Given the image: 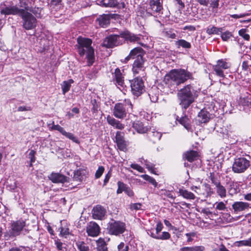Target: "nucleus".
Masks as SVG:
<instances>
[{
	"instance_id": "1",
	"label": "nucleus",
	"mask_w": 251,
	"mask_h": 251,
	"mask_svg": "<svg viewBox=\"0 0 251 251\" xmlns=\"http://www.w3.org/2000/svg\"><path fill=\"white\" fill-rule=\"evenodd\" d=\"M193 73L185 69H176L170 71L164 76L163 82L165 88L169 89V92L173 93L177 86L183 84L188 80H193Z\"/></svg>"
},
{
	"instance_id": "2",
	"label": "nucleus",
	"mask_w": 251,
	"mask_h": 251,
	"mask_svg": "<svg viewBox=\"0 0 251 251\" xmlns=\"http://www.w3.org/2000/svg\"><path fill=\"white\" fill-rule=\"evenodd\" d=\"M143 38L141 34L136 35L126 30L121 31L119 35L111 34L107 36L103 39L101 45L106 48H113L122 45L125 41H126L129 42H136L144 46V44L142 43Z\"/></svg>"
},
{
	"instance_id": "3",
	"label": "nucleus",
	"mask_w": 251,
	"mask_h": 251,
	"mask_svg": "<svg viewBox=\"0 0 251 251\" xmlns=\"http://www.w3.org/2000/svg\"><path fill=\"white\" fill-rule=\"evenodd\" d=\"M201 89L194 84H189L180 89L177 93L179 104L185 111L198 98Z\"/></svg>"
},
{
	"instance_id": "4",
	"label": "nucleus",
	"mask_w": 251,
	"mask_h": 251,
	"mask_svg": "<svg viewBox=\"0 0 251 251\" xmlns=\"http://www.w3.org/2000/svg\"><path fill=\"white\" fill-rule=\"evenodd\" d=\"M35 0H19L17 5H12L11 7L14 15L31 12L36 16H40V12H42L43 8L34 6Z\"/></svg>"
},
{
	"instance_id": "5",
	"label": "nucleus",
	"mask_w": 251,
	"mask_h": 251,
	"mask_svg": "<svg viewBox=\"0 0 251 251\" xmlns=\"http://www.w3.org/2000/svg\"><path fill=\"white\" fill-rule=\"evenodd\" d=\"M78 52L80 56L86 55L88 66H91L95 62L94 49L92 47V41L90 39L78 37L77 38Z\"/></svg>"
},
{
	"instance_id": "6",
	"label": "nucleus",
	"mask_w": 251,
	"mask_h": 251,
	"mask_svg": "<svg viewBox=\"0 0 251 251\" xmlns=\"http://www.w3.org/2000/svg\"><path fill=\"white\" fill-rule=\"evenodd\" d=\"M251 157L249 155H237L234 159L232 171L236 174L244 173L250 166Z\"/></svg>"
},
{
	"instance_id": "7",
	"label": "nucleus",
	"mask_w": 251,
	"mask_h": 251,
	"mask_svg": "<svg viewBox=\"0 0 251 251\" xmlns=\"http://www.w3.org/2000/svg\"><path fill=\"white\" fill-rule=\"evenodd\" d=\"M132 109V104L129 99H126L123 102L117 103L115 104L113 109V115L118 119H124L126 117L127 113Z\"/></svg>"
},
{
	"instance_id": "8",
	"label": "nucleus",
	"mask_w": 251,
	"mask_h": 251,
	"mask_svg": "<svg viewBox=\"0 0 251 251\" xmlns=\"http://www.w3.org/2000/svg\"><path fill=\"white\" fill-rule=\"evenodd\" d=\"M42 12H40V16H36L31 12H26L25 14H20V16L22 21L23 27L27 30H33L35 29L37 25L38 21L37 18L42 17Z\"/></svg>"
},
{
	"instance_id": "9",
	"label": "nucleus",
	"mask_w": 251,
	"mask_h": 251,
	"mask_svg": "<svg viewBox=\"0 0 251 251\" xmlns=\"http://www.w3.org/2000/svg\"><path fill=\"white\" fill-rule=\"evenodd\" d=\"M25 226L24 220L20 219L12 223L10 228L4 232V237L6 240L13 239L21 234Z\"/></svg>"
},
{
	"instance_id": "10",
	"label": "nucleus",
	"mask_w": 251,
	"mask_h": 251,
	"mask_svg": "<svg viewBox=\"0 0 251 251\" xmlns=\"http://www.w3.org/2000/svg\"><path fill=\"white\" fill-rule=\"evenodd\" d=\"M126 229V224L120 221L112 219L107 225V231L110 235L120 236L125 232Z\"/></svg>"
},
{
	"instance_id": "11",
	"label": "nucleus",
	"mask_w": 251,
	"mask_h": 251,
	"mask_svg": "<svg viewBox=\"0 0 251 251\" xmlns=\"http://www.w3.org/2000/svg\"><path fill=\"white\" fill-rule=\"evenodd\" d=\"M131 92L136 97L140 96L145 91L142 77L137 76L130 81Z\"/></svg>"
},
{
	"instance_id": "12",
	"label": "nucleus",
	"mask_w": 251,
	"mask_h": 251,
	"mask_svg": "<svg viewBox=\"0 0 251 251\" xmlns=\"http://www.w3.org/2000/svg\"><path fill=\"white\" fill-rule=\"evenodd\" d=\"M147 60L146 58H140L134 60L132 67V71L134 76L143 77L145 74V66Z\"/></svg>"
},
{
	"instance_id": "13",
	"label": "nucleus",
	"mask_w": 251,
	"mask_h": 251,
	"mask_svg": "<svg viewBox=\"0 0 251 251\" xmlns=\"http://www.w3.org/2000/svg\"><path fill=\"white\" fill-rule=\"evenodd\" d=\"M230 67V63L227 62L226 59H221L218 60L216 64L213 66V70L217 76L225 77L224 70L229 68Z\"/></svg>"
},
{
	"instance_id": "14",
	"label": "nucleus",
	"mask_w": 251,
	"mask_h": 251,
	"mask_svg": "<svg viewBox=\"0 0 251 251\" xmlns=\"http://www.w3.org/2000/svg\"><path fill=\"white\" fill-rule=\"evenodd\" d=\"M124 71H121L119 68H116L114 73H112V79L111 80L119 88H124L125 84L124 76L123 74Z\"/></svg>"
},
{
	"instance_id": "15",
	"label": "nucleus",
	"mask_w": 251,
	"mask_h": 251,
	"mask_svg": "<svg viewBox=\"0 0 251 251\" xmlns=\"http://www.w3.org/2000/svg\"><path fill=\"white\" fill-rule=\"evenodd\" d=\"M145 52L141 47H136L131 50L129 54L125 58L124 63H127L130 59H137L140 58H145L144 56Z\"/></svg>"
},
{
	"instance_id": "16",
	"label": "nucleus",
	"mask_w": 251,
	"mask_h": 251,
	"mask_svg": "<svg viewBox=\"0 0 251 251\" xmlns=\"http://www.w3.org/2000/svg\"><path fill=\"white\" fill-rule=\"evenodd\" d=\"M162 3V0H150L149 2L150 7L148 10L151 11V15L157 14L158 15H160L161 13H163Z\"/></svg>"
},
{
	"instance_id": "17",
	"label": "nucleus",
	"mask_w": 251,
	"mask_h": 251,
	"mask_svg": "<svg viewBox=\"0 0 251 251\" xmlns=\"http://www.w3.org/2000/svg\"><path fill=\"white\" fill-rule=\"evenodd\" d=\"M9 15H14L11 5L8 2H4L0 4V23L5 21L6 16Z\"/></svg>"
},
{
	"instance_id": "18",
	"label": "nucleus",
	"mask_w": 251,
	"mask_h": 251,
	"mask_svg": "<svg viewBox=\"0 0 251 251\" xmlns=\"http://www.w3.org/2000/svg\"><path fill=\"white\" fill-rule=\"evenodd\" d=\"M100 227L95 222H90L86 227V232L89 236L95 237L99 235L100 233Z\"/></svg>"
},
{
	"instance_id": "19",
	"label": "nucleus",
	"mask_w": 251,
	"mask_h": 251,
	"mask_svg": "<svg viewBox=\"0 0 251 251\" xmlns=\"http://www.w3.org/2000/svg\"><path fill=\"white\" fill-rule=\"evenodd\" d=\"M115 142L118 148L121 151L126 150V144L124 139V133L121 131H117L115 136Z\"/></svg>"
},
{
	"instance_id": "20",
	"label": "nucleus",
	"mask_w": 251,
	"mask_h": 251,
	"mask_svg": "<svg viewBox=\"0 0 251 251\" xmlns=\"http://www.w3.org/2000/svg\"><path fill=\"white\" fill-rule=\"evenodd\" d=\"M105 214V209L100 205L94 207L92 210V217L94 219L102 220Z\"/></svg>"
},
{
	"instance_id": "21",
	"label": "nucleus",
	"mask_w": 251,
	"mask_h": 251,
	"mask_svg": "<svg viewBox=\"0 0 251 251\" xmlns=\"http://www.w3.org/2000/svg\"><path fill=\"white\" fill-rule=\"evenodd\" d=\"M210 119V114L207 111L202 109L198 113L196 118L197 124L200 125L207 123Z\"/></svg>"
},
{
	"instance_id": "22",
	"label": "nucleus",
	"mask_w": 251,
	"mask_h": 251,
	"mask_svg": "<svg viewBox=\"0 0 251 251\" xmlns=\"http://www.w3.org/2000/svg\"><path fill=\"white\" fill-rule=\"evenodd\" d=\"M49 178L53 183H63L67 181V177L63 175L57 173H52L49 176Z\"/></svg>"
},
{
	"instance_id": "23",
	"label": "nucleus",
	"mask_w": 251,
	"mask_h": 251,
	"mask_svg": "<svg viewBox=\"0 0 251 251\" xmlns=\"http://www.w3.org/2000/svg\"><path fill=\"white\" fill-rule=\"evenodd\" d=\"M249 203L243 201H235L232 205V207L234 209V212L242 211L249 208Z\"/></svg>"
},
{
	"instance_id": "24",
	"label": "nucleus",
	"mask_w": 251,
	"mask_h": 251,
	"mask_svg": "<svg viewBox=\"0 0 251 251\" xmlns=\"http://www.w3.org/2000/svg\"><path fill=\"white\" fill-rule=\"evenodd\" d=\"M106 121L109 125L115 128L122 130L125 128V125L124 124H122L119 121L116 120L110 115L107 116Z\"/></svg>"
},
{
	"instance_id": "25",
	"label": "nucleus",
	"mask_w": 251,
	"mask_h": 251,
	"mask_svg": "<svg viewBox=\"0 0 251 251\" xmlns=\"http://www.w3.org/2000/svg\"><path fill=\"white\" fill-rule=\"evenodd\" d=\"M198 156L199 153L195 151H188L183 154V158L190 162L197 160Z\"/></svg>"
},
{
	"instance_id": "26",
	"label": "nucleus",
	"mask_w": 251,
	"mask_h": 251,
	"mask_svg": "<svg viewBox=\"0 0 251 251\" xmlns=\"http://www.w3.org/2000/svg\"><path fill=\"white\" fill-rule=\"evenodd\" d=\"M176 120L188 130L191 128V120L185 114L184 116H182L180 118L177 116L176 117Z\"/></svg>"
},
{
	"instance_id": "27",
	"label": "nucleus",
	"mask_w": 251,
	"mask_h": 251,
	"mask_svg": "<svg viewBox=\"0 0 251 251\" xmlns=\"http://www.w3.org/2000/svg\"><path fill=\"white\" fill-rule=\"evenodd\" d=\"M110 17L109 15L103 14L99 16L97 21L102 27H106L110 24Z\"/></svg>"
},
{
	"instance_id": "28",
	"label": "nucleus",
	"mask_w": 251,
	"mask_h": 251,
	"mask_svg": "<svg viewBox=\"0 0 251 251\" xmlns=\"http://www.w3.org/2000/svg\"><path fill=\"white\" fill-rule=\"evenodd\" d=\"M132 127L139 133H146L148 130V128L145 126L142 122L139 121L134 122L132 124Z\"/></svg>"
},
{
	"instance_id": "29",
	"label": "nucleus",
	"mask_w": 251,
	"mask_h": 251,
	"mask_svg": "<svg viewBox=\"0 0 251 251\" xmlns=\"http://www.w3.org/2000/svg\"><path fill=\"white\" fill-rule=\"evenodd\" d=\"M86 177V171L78 169L74 173L73 179L75 181H81Z\"/></svg>"
},
{
	"instance_id": "30",
	"label": "nucleus",
	"mask_w": 251,
	"mask_h": 251,
	"mask_svg": "<svg viewBox=\"0 0 251 251\" xmlns=\"http://www.w3.org/2000/svg\"><path fill=\"white\" fill-rule=\"evenodd\" d=\"M175 45L177 48H182L186 50L191 48V44L184 39H179L175 41Z\"/></svg>"
},
{
	"instance_id": "31",
	"label": "nucleus",
	"mask_w": 251,
	"mask_h": 251,
	"mask_svg": "<svg viewBox=\"0 0 251 251\" xmlns=\"http://www.w3.org/2000/svg\"><path fill=\"white\" fill-rule=\"evenodd\" d=\"M148 136L151 141L155 143L161 139L162 134L160 132L154 130L148 133Z\"/></svg>"
},
{
	"instance_id": "32",
	"label": "nucleus",
	"mask_w": 251,
	"mask_h": 251,
	"mask_svg": "<svg viewBox=\"0 0 251 251\" xmlns=\"http://www.w3.org/2000/svg\"><path fill=\"white\" fill-rule=\"evenodd\" d=\"M97 251H108L107 244L103 239L100 238L97 241Z\"/></svg>"
},
{
	"instance_id": "33",
	"label": "nucleus",
	"mask_w": 251,
	"mask_h": 251,
	"mask_svg": "<svg viewBox=\"0 0 251 251\" xmlns=\"http://www.w3.org/2000/svg\"><path fill=\"white\" fill-rule=\"evenodd\" d=\"M74 82L72 79H70L67 81H64L61 84V88L63 94L65 95L70 89L71 85Z\"/></svg>"
},
{
	"instance_id": "34",
	"label": "nucleus",
	"mask_w": 251,
	"mask_h": 251,
	"mask_svg": "<svg viewBox=\"0 0 251 251\" xmlns=\"http://www.w3.org/2000/svg\"><path fill=\"white\" fill-rule=\"evenodd\" d=\"M180 195L182 196L184 198L189 200H194L195 199V195L186 190L180 189L179 190Z\"/></svg>"
},
{
	"instance_id": "35",
	"label": "nucleus",
	"mask_w": 251,
	"mask_h": 251,
	"mask_svg": "<svg viewBox=\"0 0 251 251\" xmlns=\"http://www.w3.org/2000/svg\"><path fill=\"white\" fill-rule=\"evenodd\" d=\"M216 192L221 198H225L226 196V191L225 187L221 183L216 186Z\"/></svg>"
},
{
	"instance_id": "36",
	"label": "nucleus",
	"mask_w": 251,
	"mask_h": 251,
	"mask_svg": "<svg viewBox=\"0 0 251 251\" xmlns=\"http://www.w3.org/2000/svg\"><path fill=\"white\" fill-rule=\"evenodd\" d=\"M100 3V5L105 7H115L118 5L117 0H102Z\"/></svg>"
},
{
	"instance_id": "37",
	"label": "nucleus",
	"mask_w": 251,
	"mask_h": 251,
	"mask_svg": "<svg viewBox=\"0 0 251 251\" xmlns=\"http://www.w3.org/2000/svg\"><path fill=\"white\" fill-rule=\"evenodd\" d=\"M222 30L223 28H219L215 26H212L207 27L206 32L208 35H211L212 34H218L219 32H222Z\"/></svg>"
},
{
	"instance_id": "38",
	"label": "nucleus",
	"mask_w": 251,
	"mask_h": 251,
	"mask_svg": "<svg viewBox=\"0 0 251 251\" xmlns=\"http://www.w3.org/2000/svg\"><path fill=\"white\" fill-rule=\"evenodd\" d=\"M205 248L202 246L185 247L180 249V251H203Z\"/></svg>"
},
{
	"instance_id": "39",
	"label": "nucleus",
	"mask_w": 251,
	"mask_h": 251,
	"mask_svg": "<svg viewBox=\"0 0 251 251\" xmlns=\"http://www.w3.org/2000/svg\"><path fill=\"white\" fill-rule=\"evenodd\" d=\"M208 178L211 181V182L215 185V186L221 183L219 179V176L217 174L210 173Z\"/></svg>"
},
{
	"instance_id": "40",
	"label": "nucleus",
	"mask_w": 251,
	"mask_h": 251,
	"mask_svg": "<svg viewBox=\"0 0 251 251\" xmlns=\"http://www.w3.org/2000/svg\"><path fill=\"white\" fill-rule=\"evenodd\" d=\"M75 245L79 251H89V247L83 241H78Z\"/></svg>"
},
{
	"instance_id": "41",
	"label": "nucleus",
	"mask_w": 251,
	"mask_h": 251,
	"mask_svg": "<svg viewBox=\"0 0 251 251\" xmlns=\"http://www.w3.org/2000/svg\"><path fill=\"white\" fill-rule=\"evenodd\" d=\"M60 223L61 224V226L58 228V231L60 232V235L66 237L67 235L70 234L69 228L67 225L63 226L62 221L60 222Z\"/></svg>"
},
{
	"instance_id": "42",
	"label": "nucleus",
	"mask_w": 251,
	"mask_h": 251,
	"mask_svg": "<svg viewBox=\"0 0 251 251\" xmlns=\"http://www.w3.org/2000/svg\"><path fill=\"white\" fill-rule=\"evenodd\" d=\"M239 103L244 106H249L251 104V96L240 98Z\"/></svg>"
},
{
	"instance_id": "43",
	"label": "nucleus",
	"mask_w": 251,
	"mask_h": 251,
	"mask_svg": "<svg viewBox=\"0 0 251 251\" xmlns=\"http://www.w3.org/2000/svg\"><path fill=\"white\" fill-rule=\"evenodd\" d=\"M64 136L76 144H79L80 143L78 138L75 136L74 134L71 132H67L66 131L64 134Z\"/></svg>"
},
{
	"instance_id": "44",
	"label": "nucleus",
	"mask_w": 251,
	"mask_h": 251,
	"mask_svg": "<svg viewBox=\"0 0 251 251\" xmlns=\"http://www.w3.org/2000/svg\"><path fill=\"white\" fill-rule=\"evenodd\" d=\"M141 177L145 180L148 181L150 183L152 184L155 187L157 186V182L156 181L155 179L153 178L152 177L148 175H143L141 176Z\"/></svg>"
},
{
	"instance_id": "45",
	"label": "nucleus",
	"mask_w": 251,
	"mask_h": 251,
	"mask_svg": "<svg viewBox=\"0 0 251 251\" xmlns=\"http://www.w3.org/2000/svg\"><path fill=\"white\" fill-rule=\"evenodd\" d=\"M118 189L117 190V194H121L123 192H125V190L127 187V185L121 181H118L117 183Z\"/></svg>"
},
{
	"instance_id": "46",
	"label": "nucleus",
	"mask_w": 251,
	"mask_h": 251,
	"mask_svg": "<svg viewBox=\"0 0 251 251\" xmlns=\"http://www.w3.org/2000/svg\"><path fill=\"white\" fill-rule=\"evenodd\" d=\"M247 29L245 28H242L239 30L238 34L239 36L242 37L244 40L249 41L250 39V36L249 34L246 33Z\"/></svg>"
},
{
	"instance_id": "47",
	"label": "nucleus",
	"mask_w": 251,
	"mask_h": 251,
	"mask_svg": "<svg viewBox=\"0 0 251 251\" xmlns=\"http://www.w3.org/2000/svg\"><path fill=\"white\" fill-rule=\"evenodd\" d=\"M171 237V235L168 232L164 231L162 232L161 234H159L157 236V239L158 240H168L170 239Z\"/></svg>"
},
{
	"instance_id": "48",
	"label": "nucleus",
	"mask_w": 251,
	"mask_h": 251,
	"mask_svg": "<svg viewBox=\"0 0 251 251\" xmlns=\"http://www.w3.org/2000/svg\"><path fill=\"white\" fill-rule=\"evenodd\" d=\"M221 33H222L221 37L222 38V39L224 41H228L229 39V38L232 37L233 36L232 33L228 31H226V32H222Z\"/></svg>"
},
{
	"instance_id": "49",
	"label": "nucleus",
	"mask_w": 251,
	"mask_h": 251,
	"mask_svg": "<svg viewBox=\"0 0 251 251\" xmlns=\"http://www.w3.org/2000/svg\"><path fill=\"white\" fill-rule=\"evenodd\" d=\"M215 206V209L218 210H225L226 208V204L223 201L215 202L214 204V206Z\"/></svg>"
},
{
	"instance_id": "50",
	"label": "nucleus",
	"mask_w": 251,
	"mask_h": 251,
	"mask_svg": "<svg viewBox=\"0 0 251 251\" xmlns=\"http://www.w3.org/2000/svg\"><path fill=\"white\" fill-rule=\"evenodd\" d=\"M51 129L54 130H57L60 133H61L63 135H64V133H65L66 131L64 129L63 127L59 126V125H54V123L53 122V125L51 127Z\"/></svg>"
},
{
	"instance_id": "51",
	"label": "nucleus",
	"mask_w": 251,
	"mask_h": 251,
	"mask_svg": "<svg viewBox=\"0 0 251 251\" xmlns=\"http://www.w3.org/2000/svg\"><path fill=\"white\" fill-rule=\"evenodd\" d=\"M129 246L126 245L124 242H121L117 247V250L116 251H128Z\"/></svg>"
},
{
	"instance_id": "52",
	"label": "nucleus",
	"mask_w": 251,
	"mask_h": 251,
	"mask_svg": "<svg viewBox=\"0 0 251 251\" xmlns=\"http://www.w3.org/2000/svg\"><path fill=\"white\" fill-rule=\"evenodd\" d=\"M36 151L33 150H31L28 154V158L30 159L29 166H32V163L35 161V155Z\"/></svg>"
},
{
	"instance_id": "53",
	"label": "nucleus",
	"mask_w": 251,
	"mask_h": 251,
	"mask_svg": "<svg viewBox=\"0 0 251 251\" xmlns=\"http://www.w3.org/2000/svg\"><path fill=\"white\" fill-rule=\"evenodd\" d=\"M161 195H164L173 200H174L176 198L175 196H174L171 192L166 190H162Z\"/></svg>"
},
{
	"instance_id": "54",
	"label": "nucleus",
	"mask_w": 251,
	"mask_h": 251,
	"mask_svg": "<svg viewBox=\"0 0 251 251\" xmlns=\"http://www.w3.org/2000/svg\"><path fill=\"white\" fill-rule=\"evenodd\" d=\"M205 188V191L206 192L207 196H211L213 194V191L210 185L207 183H205L203 184Z\"/></svg>"
},
{
	"instance_id": "55",
	"label": "nucleus",
	"mask_w": 251,
	"mask_h": 251,
	"mask_svg": "<svg viewBox=\"0 0 251 251\" xmlns=\"http://www.w3.org/2000/svg\"><path fill=\"white\" fill-rule=\"evenodd\" d=\"M104 171V167L101 166L99 167L98 170L96 171V172L95 173V177L96 178H100L103 173Z\"/></svg>"
},
{
	"instance_id": "56",
	"label": "nucleus",
	"mask_w": 251,
	"mask_h": 251,
	"mask_svg": "<svg viewBox=\"0 0 251 251\" xmlns=\"http://www.w3.org/2000/svg\"><path fill=\"white\" fill-rule=\"evenodd\" d=\"M163 227V224L161 223V222H159L157 223L155 229L154 230V231L155 233L156 234V235H158L162 230V228Z\"/></svg>"
},
{
	"instance_id": "57",
	"label": "nucleus",
	"mask_w": 251,
	"mask_h": 251,
	"mask_svg": "<svg viewBox=\"0 0 251 251\" xmlns=\"http://www.w3.org/2000/svg\"><path fill=\"white\" fill-rule=\"evenodd\" d=\"M229 186L231 187L229 191L230 193H231L232 194H236L237 193L236 189L234 187L236 186V183L232 181H230L229 182Z\"/></svg>"
},
{
	"instance_id": "58",
	"label": "nucleus",
	"mask_w": 251,
	"mask_h": 251,
	"mask_svg": "<svg viewBox=\"0 0 251 251\" xmlns=\"http://www.w3.org/2000/svg\"><path fill=\"white\" fill-rule=\"evenodd\" d=\"M130 167L134 170H137L140 173H143L144 172L143 168L137 164H131L130 165Z\"/></svg>"
},
{
	"instance_id": "59",
	"label": "nucleus",
	"mask_w": 251,
	"mask_h": 251,
	"mask_svg": "<svg viewBox=\"0 0 251 251\" xmlns=\"http://www.w3.org/2000/svg\"><path fill=\"white\" fill-rule=\"evenodd\" d=\"M111 176H112L111 171L109 170L108 172V173L106 174V175L105 176V177H104V181H103V186H105L107 184V183L108 182L109 179L111 177Z\"/></svg>"
},
{
	"instance_id": "60",
	"label": "nucleus",
	"mask_w": 251,
	"mask_h": 251,
	"mask_svg": "<svg viewBox=\"0 0 251 251\" xmlns=\"http://www.w3.org/2000/svg\"><path fill=\"white\" fill-rule=\"evenodd\" d=\"M142 204L140 203H132L130 205L129 208L131 210H138L141 209Z\"/></svg>"
},
{
	"instance_id": "61",
	"label": "nucleus",
	"mask_w": 251,
	"mask_h": 251,
	"mask_svg": "<svg viewBox=\"0 0 251 251\" xmlns=\"http://www.w3.org/2000/svg\"><path fill=\"white\" fill-rule=\"evenodd\" d=\"M93 107L91 108V111L93 113H97L98 112L99 106L97 103L96 100H94L92 101Z\"/></svg>"
},
{
	"instance_id": "62",
	"label": "nucleus",
	"mask_w": 251,
	"mask_h": 251,
	"mask_svg": "<svg viewBox=\"0 0 251 251\" xmlns=\"http://www.w3.org/2000/svg\"><path fill=\"white\" fill-rule=\"evenodd\" d=\"M149 95L150 96V100L151 102H156L157 101L158 98V95L157 94L150 92L149 94Z\"/></svg>"
},
{
	"instance_id": "63",
	"label": "nucleus",
	"mask_w": 251,
	"mask_h": 251,
	"mask_svg": "<svg viewBox=\"0 0 251 251\" xmlns=\"http://www.w3.org/2000/svg\"><path fill=\"white\" fill-rule=\"evenodd\" d=\"M249 15V14L248 13H241L239 14H233V15H231L230 16H231V17L234 18V19H239V18L246 17Z\"/></svg>"
},
{
	"instance_id": "64",
	"label": "nucleus",
	"mask_w": 251,
	"mask_h": 251,
	"mask_svg": "<svg viewBox=\"0 0 251 251\" xmlns=\"http://www.w3.org/2000/svg\"><path fill=\"white\" fill-rule=\"evenodd\" d=\"M239 243L242 246H251V237L248 240L240 241Z\"/></svg>"
}]
</instances>
